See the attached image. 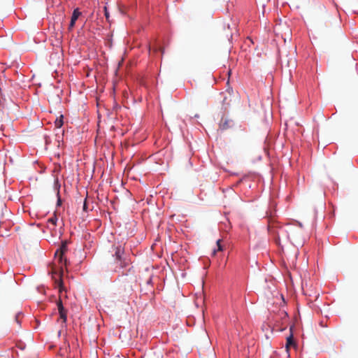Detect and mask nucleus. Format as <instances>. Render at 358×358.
<instances>
[{
	"label": "nucleus",
	"mask_w": 358,
	"mask_h": 358,
	"mask_svg": "<svg viewBox=\"0 0 358 358\" xmlns=\"http://www.w3.org/2000/svg\"><path fill=\"white\" fill-rule=\"evenodd\" d=\"M124 248L118 245L114 248V254L107 262V268L110 272H120V269L125 268L129 263L123 258Z\"/></svg>",
	"instance_id": "nucleus-1"
},
{
	"label": "nucleus",
	"mask_w": 358,
	"mask_h": 358,
	"mask_svg": "<svg viewBox=\"0 0 358 358\" xmlns=\"http://www.w3.org/2000/svg\"><path fill=\"white\" fill-rule=\"evenodd\" d=\"M62 271H59L58 273L56 271H52V278L55 280V284L59 289V292L62 294V291L64 290L63 282L62 280Z\"/></svg>",
	"instance_id": "nucleus-2"
},
{
	"label": "nucleus",
	"mask_w": 358,
	"mask_h": 358,
	"mask_svg": "<svg viewBox=\"0 0 358 358\" xmlns=\"http://www.w3.org/2000/svg\"><path fill=\"white\" fill-rule=\"evenodd\" d=\"M57 308L59 310L60 318L62 320V322L64 323H66L67 320V310L64 309L62 301L61 299V296H59V299L58 300L57 303Z\"/></svg>",
	"instance_id": "nucleus-3"
},
{
	"label": "nucleus",
	"mask_w": 358,
	"mask_h": 358,
	"mask_svg": "<svg viewBox=\"0 0 358 358\" xmlns=\"http://www.w3.org/2000/svg\"><path fill=\"white\" fill-rule=\"evenodd\" d=\"M292 54L290 57L287 55L285 56L280 55V60L282 64H285L287 67H294L296 65V59Z\"/></svg>",
	"instance_id": "nucleus-4"
},
{
	"label": "nucleus",
	"mask_w": 358,
	"mask_h": 358,
	"mask_svg": "<svg viewBox=\"0 0 358 358\" xmlns=\"http://www.w3.org/2000/svg\"><path fill=\"white\" fill-rule=\"evenodd\" d=\"M67 251V246L66 244H62V246L56 251L55 255V257L58 259L59 263H62L63 261V256L65 252Z\"/></svg>",
	"instance_id": "nucleus-5"
},
{
	"label": "nucleus",
	"mask_w": 358,
	"mask_h": 358,
	"mask_svg": "<svg viewBox=\"0 0 358 358\" xmlns=\"http://www.w3.org/2000/svg\"><path fill=\"white\" fill-rule=\"evenodd\" d=\"M80 15H81V13L79 11L78 8L74 9L72 16H71V22H70V24L69 26V30H71L73 28L76 20H78V18L80 17Z\"/></svg>",
	"instance_id": "nucleus-6"
},
{
	"label": "nucleus",
	"mask_w": 358,
	"mask_h": 358,
	"mask_svg": "<svg viewBox=\"0 0 358 358\" xmlns=\"http://www.w3.org/2000/svg\"><path fill=\"white\" fill-rule=\"evenodd\" d=\"M232 121L227 118H222L220 123V129L225 130L231 127Z\"/></svg>",
	"instance_id": "nucleus-7"
},
{
	"label": "nucleus",
	"mask_w": 358,
	"mask_h": 358,
	"mask_svg": "<svg viewBox=\"0 0 358 358\" xmlns=\"http://www.w3.org/2000/svg\"><path fill=\"white\" fill-rule=\"evenodd\" d=\"M63 115H60L59 118H57L55 122V125L57 128H60L63 125Z\"/></svg>",
	"instance_id": "nucleus-8"
},
{
	"label": "nucleus",
	"mask_w": 358,
	"mask_h": 358,
	"mask_svg": "<svg viewBox=\"0 0 358 358\" xmlns=\"http://www.w3.org/2000/svg\"><path fill=\"white\" fill-rule=\"evenodd\" d=\"M57 221V217L56 216L55 213H54V215L52 217H50L48 220V222L49 224H52L53 227H55L56 225Z\"/></svg>",
	"instance_id": "nucleus-9"
},
{
	"label": "nucleus",
	"mask_w": 358,
	"mask_h": 358,
	"mask_svg": "<svg viewBox=\"0 0 358 358\" xmlns=\"http://www.w3.org/2000/svg\"><path fill=\"white\" fill-rule=\"evenodd\" d=\"M217 250H214L213 252V255L215 256L217 251H222L223 250L222 246L221 245V240L219 239L217 241Z\"/></svg>",
	"instance_id": "nucleus-10"
},
{
	"label": "nucleus",
	"mask_w": 358,
	"mask_h": 358,
	"mask_svg": "<svg viewBox=\"0 0 358 358\" xmlns=\"http://www.w3.org/2000/svg\"><path fill=\"white\" fill-rule=\"evenodd\" d=\"M294 345V341L292 336L291 335L289 337L287 338L286 348H288L290 345Z\"/></svg>",
	"instance_id": "nucleus-11"
},
{
	"label": "nucleus",
	"mask_w": 358,
	"mask_h": 358,
	"mask_svg": "<svg viewBox=\"0 0 358 358\" xmlns=\"http://www.w3.org/2000/svg\"><path fill=\"white\" fill-rule=\"evenodd\" d=\"M57 206H60L62 205V199L59 196V192L57 191Z\"/></svg>",
	"instance_id": "nucleus-12"
},
{
	"label": "nucleus",
	"mask_w": 358,
	"mask_h": 358,
	"mask_svg": "<svg viewBox=\"0 0 358 358\" xmlns=\"http://www.w3.org/2000/svg\"><path fill=\"white\" fill-rule=\"evenodd\" d=\"M150 358H163L162 353H154Z\"/></svg>",
	"instance_id": "nucleus-13"
},
{
	"label": "nucleus",
	"mask_w": 358,
	"mask_h": 358,
	"mask_svg": "<svg viewBox=\"0 0 358 358\" xmlns=\"http://www.w3.org/2000/svg\"><path fill=\"white\" fill-rule=\"evenodd\" d=\"M83 208L84 211H87V201H86V199L84 201Z\"/></svg>",
	"instance_id": "nucleus-14"
},
{
	"label": "nucleus",
	"mask_w": 358,
	"mask_h": 358,
	"mask_svg": "<svg viewBox=\"0 0 358 358\" xmlns=\"http://www.w3.org/2000/svg\"><path fill=\"white\" fill-rule=\"evenodd\" d=\"M158 50H159V51H160V52H162V54H164V48H161V47H160V48H159V49H157V48L155 49V52H157V51H158Z\"/></svg>",
	"instance_id": "nucleus-15"
},
{
	"label": "nucleus",
	"mask_w": 358,
	"mask_h": 358,
	"mask_svg": "<svg viewBox=\"0 0 358 358\" xmlns=\"http://www.w3.org/2000/svg\"><path fill=\"white\" fill-rule=\"evenodd\" d=\"M105 15H106V18H108V13L107 12H106Z\"/></svg>",
	"instance_id": "nucleus-16"
},
{
	"label": "nucleus",
	"mask_w": 358,
	"mask_h": 358,
	"mask_svg": "<svg viewBox=\"0 0 358 358\" xmlns=\"http://www.w3.org/2000/svg\"><path fill=\"white\" fill-rule=\"evenodd\" d=\"M15 320H16V322H17V323H19V320H18V319H17V316H16Z\"/></svg>",
	"instance_id": "nucleus-17"
}]
</instances>
